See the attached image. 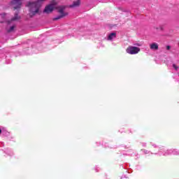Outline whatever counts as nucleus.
Returning <instances> with one entry per match:
<instances>
[{
	"mask_svg": "<svg viewBox=\"0 0 179 179\" xmlns=\"http://www.w3.org/2000/svg\"><path fill=\"white\" fill-rule=\"evenodd\" d=\"M141 52V48L136 46H129L126 49V52L130 55H135Z\"/></svg>",
	"mask_w": 179,
	"mask_h": 179,
	"instance_id": "nucleus-3",
	"label": "nucleus"
},
{
	"mask_svg": "<svg viewBox=\"0 0 179 179\" xmlns=\"http://www.w3.org/2000/svg\"><path fill=\"white\" fill-rule=\"evenodd\" d=\"M10 3L14 10H16V9H20L22 7V0H13Z\"/></svg>",
	"mask_w": 179,
	"mask_h": 179,
	"instance_id": "nucleus-4",
	"label": "nucleus"
},
{
	"mask_svg": "<svg viewBox=\"0 0 179 179\" xmlns=\"http://www.w3.org/2000/svg\"><path fill=\"white\" fill-rule=\"evenodd\" d=\"M173 68H174V69L176 71H178V66L176 65V64H173Z\"/></svg>",
	"mask_w": 179,
	"mask_h": 179,
	"instance_id": "nucleus-11",
	"label": "nucleus"
},
{
	"mask_svg": "<svg viewBox=\"0 0 179 179\" xmlns=\"http://www.w3.org/2000/svg\"><path fill=\"white\" fill-rule=\"evenodd\" d=\"M115 37H117V34L116 33H111L108 36V40H113V38H115Z\"/></svg>",
	"mask_w": 179,
	"mask_h": 179,
	"instance_id": "nucleus-9",
	"label": "nucleus"
},
{
	"mask_svg": "<svg viewBox=\"0 0 179 179\" xmlns=\"http://www.w3.org/2000/svg\"><path fill=\"white\" fill-rule=\"evenodd\" d=\"M171 46H170V45L166 46V50H171Z\"/></svg>",
	"mask_w": 179,
	"mask_h": 179,
	"instance_id": "nucleus-12",
	"label": "nucleus"
},
{
	"mask_svg": "<svg viewBox=\"0 0 179 179\" xmlns=\"http://www.w3.org/2000/svg\"><path fill=\"white\" fill-rule=\"evenodd\" d=\"M56 9H57V12L60 15L53 18V20H59V19H62V17H65V16H68L69 13L65 11V9H66V6H59L56 8Z\"/></svg>",
	"mask_w": 179,
	"mask_h": 179,
	"instance_id": "nucleus-2",
	"label": "nucleus"
},
{
	"mask_svg": "<svg viewBox=\"0 0 179 179\" xmlns=\"http://www.w3.org/2000/svg\"><path fill=\"white\" fill-rule=\"evenodd\" d=\"M2 134V129H0V135Z\"/></svg>",
	"mask_w": 179,
	"mask_h": 179,
	"instance_id": "nucleus-13",
	"label": "nucleus"
},
{
	"mask_svg": "<svg viewBox=\"0 0 179 179\" xmlns=\"http://www.w3.org/2000/svg\"><path fill=\"white\" fill-rule=\"evenodd\" d=\"M15 28H16V25L11 26L10 29L7 30V33H12V31H15Z\"/></svg>",
	"mask_w": 179,
	"mask_h": 179,
	"instance_id": "nucleus-10",
	"label": "nucleus"
},
{
	"mask_svg": "<svg viewBox=\"0 0 179 179\" xmlns=\"http://www.w3.org/2000/svg\"><path fill=\"white\" fill-rule=\"evenodd\" d=\"M17 20H20V16H19V13H15L14 17L10 19V20L8 21V24H10L12 22H16Z\"/></svg>",
	"mask_w": 179,
	"mask_h": 179,
	"instance_id": "nucleus-6",
	"label": "nucleus"
},
{
	"mask_svg": "<svg viewBox=\"0 0 179 179\" xmlns=\"http://www.w3.org/2000/svg\"><path fill=\"white\" fill-rule=\"evenodd\" d=\"M150 50H159V44H157L156 43H153L150 45Z\"/></svg>",
	"mask_w": 179,
	"mask_h": 179,
	"instance_id": "nucleus-8",
	"label": "nucleus"
},
{
	"mask_svg": "<svg viewBox=\"0 0 179 179\" xmlns=\"http://www.w3.org/2000/svg\"><path fill=\"white\" fill-rule=\"evenodd\" d=\"M78 6H80V0L73 1L72 5L70 6V8H78Z\"/></svg>",
	"mask_w": 179,
	"mask_h": 179,
	"instance_id": "nucleus-7",
	"label": "nucleus"
},
{
	"mask_svg": "<svg viewBox=\"0 0 179 179\" xmlns=\"http://www.w3.org/2000/svg\"><path fill=\"white\" fill-rule=\"evenodd\" d=\"M54 10V4H49L48 6H47L43 12L44 13H52V12Z\"/></svg>",
	"mask_w": 179,
	"mask_h": 179,
	"instance_id": "nucleus-5",
	"label": "nucleus"
},
{
	"mask_svg": "<svg viewBox=\"0 0 179 179\" xmlns=\"http://www.w3.org/2000/svg\"><path fill=\"white\" fill-rule=\"evenodd\" d=\"M44 0H38L37 1H29L27 4V6L29 8V16L30 17H33V16H36L38 12H40V8H41V5H43V1Z\"/></svg>",
	"mask_w": 179,
	"mask_h": 179,
	"instance_id": "nucleus-1",
	"label": "nucleus"
}]
</instances>
